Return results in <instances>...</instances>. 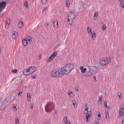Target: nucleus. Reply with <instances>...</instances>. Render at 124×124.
<instances>
[{
    "label": "nucleus",
    "mask_w": 124,
    "mask_h": 124,
    "mask_svg": "<svg viewBox=\"0 0 124 124\" xmlns=\"http://www.w3.org/2000/svg\"><path fill=\"white\" fill-rule=\"evenodd\" d=\"M74 67V66L73 64H67L63 68L61 69V74L67 75L71 71Z\"/></svg>",
    "instance_id": "obj_1"
},
{
    "label": "nucleus",
    "mask_w": 124,
    "mask_h": 124,
    "mask_svg": "<svg viewBox=\"0 0 124 124\" xmlns=\"http://www.w3.org/2000/svg\"><path fill=\"white\" fill-rule=\"evenodd\" d=\"M111 59L110 57L106 58L105 59H101L100 60V63L101 65L104 66L107 65L110 62Z\"/></svg>",
    "instance_id": "obj_2"
},
{
    "label": "nucleus",
    "mask_w": 124,
    "mask_h": 124,
    "mask_svg": "<svg viewBox=\"0 0 124 124\" xmlns=\"http://www.w3.org/2000/svg\"><path fill=\"white\" fill-rule=\"evenodd\" d=\"M54 104L52 103H48L47 104L45 107V109L47 112H50L53 109H54Z\"/></svg>",
    "instance_id": "obj_3"
},
{
    "label": "nucleus",
    "mask_w": 124,
    "mask_h": 124,
    "mask_svg": "<svg viewBox=\"0 0 124 124\" xmlns=\"http://www.w3.org/2000/svg\"><path fill=\"white\" fill-rule=\"evenodd\" d=\"M56 71L55 70H53L51 73V75L53 77H59L62 74H61V72Z\"/></svg>",
    "instance_id": "obj_4"
},
{
    "label": "nucleus",
    "mask_w": 124,
    "mask_h": 124,
    "mask_svg": "<svg viewBox=\"0 0 124 124\" xmlns=\"http://www.w3.org/2000/svg\"><path fill=\"white\" fill-rule=\"evenodd\" d=\"M6 3L5 1H3L0 3V13L1 12L6 5Z\"/></svg>",
    "instance_id": "obj_5"
},
{
    "label": "nucleus",
    "mask_w": 124,
    "mask_h": 124,
    "mask_svg": "<svg viewBox=\"0 0 124 124\" xmlns=\"http://www.w3.org/2000/svg\"><path fill=\"white\" fill-rule=\"evenodd\" d=\"M72 19L70 17H68L67 22V23L68 24L67 26L68 28H69L71 27V25L73 21V20H74Z\"/></svg>",
    "instance_id": "obj_6"
},
{
    "label": "nucleus",
    "mask_w": 124,
    "mask_h": 124,
    "mask_svg": "<svg viewBox=\"0 0 124 124\" xmlns=\"http://www.w3.org/2000/svg\"><path fill=\"white\" fill-rule=\"evenodd\" d=\"M69 12H70V13L68 16V17H70L72 19H74L75 17L74 11L70 10L69 11Z\"/></svg>",
    "instance_id": "obj_7"
},
{
    "label": "nucleus",
    "mask_w": 124,
    "mask_h": 124,
    "mask_svg": "<svg viewBox=\"0 0 124 124\" xmlns=\"http://www.w3.org/2000/svg\"><path fill=\"white\" fill-rule=\"evenodd\" d=\"M124 108L120 107L119 109V116L120 117V118H121L123 117L124 113Z\"/></svg>",
    "instance_id": "obj_8"
},
{
    "label": "nucleus",
    "mask_w": 124,
    "mask_h": 124,
    "mask_svg": "<svg viewBox=\"0 0 124 124\" xmlns=\"http://www.w3.org/2000/svg\"><path fill=\"white\" fill-rule=\"evenodd\" d=\"M7 101L6 100L4 99L3 100L1 106V108L2 109H4L5 108L6 106L7 105Z\"/></svg>",
    "instance_id": "obj_9"
},
{
    "label": "nucleus",
    "mask_w": 124,
    "mask_h": 124,
    "mask_svg": "<svg viewBox=\"0 0 124 124\" xmlns=\"http://www.w3.org/2000/svg\"><path fill=\"white\" fill-rule=\"evenodd\" d=\"M23 74L26 76H28L31 74L29 68L24 70L23 71Z\"/></svg>",
    "instance_id": "obj_10"
},
{
    "label": "nucleus",
    "mask_w": 124,
    "mask_h": 124,
    "mask_svg": "<svg viewBox=\"0 0 124 124\" xmlns=\"http://www.w3.org/2000/svg\"><path fill=\"white\" fill-rule=\"evenodd\" d=\"M89 68L90 71L93 73L96 72L97 69V68L95 66H91L89 67Z\"/></svg>",
    "instance_id": "obj_11"
},
{
    "label": "nucleus",
    "mask_w": 124,
    "mask_h": 124,
    "mask_svg": "<svg viewBox=\"0 0 124 124\" xmlns=\"http://www.w3.org/2000/svg\"><path fill=\"white\" fill-rule=\"evenodd\" d=\"M29 68V69L30 74H31L34 72L36 70V68L35 66H31Z\"/></svg>",
    "instance_id": "obj_12"
},
{
    "label": "nucleus",
    "mask_w": 124,
    "mask_h": 124,
    "mask_svg": "<svg viewBox=\"0 0 124 124\" xmlns=\"http://www.w3.org/2000/svg\"><path fill=\"white\" fill-rule=\"evenodd\" d=\"M93 74L92 72L90 70L88 71H86L84 74L83 75L85 77L90 76Z\"/></svg>",
    "instance_id": "obj_13"
},
{
    "label": "nucleus",
    "mask_w": 124,
    "mask_h": 124,
    "mask_svg": "<svg viewBox=\"0 0 124 124\" xmlns=\"http://www.w3.org/2000/svg\"><path fill=\"white\" fill-rule=\"evenodd\" d=\"M86 114V121L87 122L88 121H89V119L88 118L91 116L92 113L91 111H89L88 113Z\"/></svg>",
    "instance_id": "obj_14"
},
{
    "label": "nucleus",
    "mask_w": 124,
    "mask_h": 124,
    "mask_svg": "<svg viewBox=\"0 0 124 124\" xmlns=\"http://www.w3.org/2000/svg\"><path fill=\"white\" fill-rule=\"evenodd\" d=\"M54 27L55 28H57L58 27V22L56 20H54L53 22Z\"/></svg>",
    "instance_id": "obj_15"
},
{
    "label": "nucleus",
    "mask_w": 124,
    "mask_h": 124,
    "mask_svg": "<svg viewBox=\"0 0 124 124\" xmlns=\"http://www.w3.org/2000/svg\"><path fill=\"white\" fill-rule=\"evenodd\" d=\"M10 21L9 19L7 20L5 22V24H6L5 27L6 28H8V25L10 23Z\"/></svg>",
    "instance_id": "obj_16"
},
{
    "label": "nucleus",
    "mask_w": 124,
    "mask_h": 124,
    "mask_svg": "<svg viewBox=\"0 0 124 124\" xmlns=\"http://www.w3.org/2000/svg\"><path fill=\"white\" fill-rule=\"evenodd\" d=\"M54 58L51 55L48 59L46 60V61L47 62H49L53 60Z\"/></svg>",
    "instance_id": "obj_17"
},
{
    "label": "nucleus",
    "mask_w": 124,
    "mask_h": 124,
    "mask_svg": "<svg viewBox=\"0 0 124 124\" xmlns=\"http://www.w3.org/2000/svg\"><path fill=\"white\" fill-rule=\"evenodd\" d=\"M18 33H13L12 35V38L14 39H15L18 37Z\"/></svg>",
    "instance_id": "obj_18"
},
{
    "label": "nucleus",
    "mask_w": 124,
    "mask_h": 124,
    "mask_svg": "<svg viewBox=\"0 0 124 124\" xmlns=\"http://www.w3.org/2000/svg\"><path fill=\"white\" fill-rule=\"evenodd\" d=\"M23 45L24 46H26L27 43V40L26 39H24L22 41Z\"/></svg>",
    "instance_id": "obj_19"
},
{
    "label": "nucleus",
    "mask_w": 124,
    "mask_h": 124,
    "mask_svg": "<svg viewBox=\"0 0 124 124\" xmlns=\"http://www.w3.org/2000/svg\"><path fill=\"white\" fill-rule=\"evenodd\" d=\"M72 102L73 105L74 107L75 108H76L77 106V105L76 101L75 99H74V100H73Z\"/></svg>",
    "instance_id": "obj_20"
},
{
    "label": "nucleus",
    "mask_w": 124,
    "mask_h": 124,
    "mask_svg": "<svg viewBox=\"0 0 124 124\" xmlns=\"http://www.w3.org/2000/svg\"><path fill=\"white\" fill-rule=\"evenodd\" d=\"M92 39L93 40H94L96 38L95 33L94 32H93V33L92 32H91Z\"/></svg>",
    "instance_id": "obj_21"
},
{
    "label": "nucleus",
    "mask_w": 124,
    "mask_h": 124,
    "mask_svg": "<svg viewBox=\"0 0 124 124\" xmlns=\"http://www.w3.org/2000/svg\"><path fill=\"white\" fill-rule=\"evenodd\" d=\"M23 22L19 23L18 24V27L20 28H21L23 26Z\"/></svg>",
    "instance_id": "obj_22"
},
{
    "label": "nucleus",
    "mask_w": 124,
    "mask_h": 124,
    "mask_svg": "<svg viewBox=\"0 0 124 124\" xmlns=\"http://www.w3.org/2000/svg\"><path fill=\"white\" fill-rule=\"evenodd\" d=\"M63 121L64 123L66 124L68 120H67V117L66 116H65L64 118L63 119Z\"/></svg>",
    "instance_id": "obj_23"
},
{
    "label": "nucleus",
    "mask_w": 124,
    "mask_h": 124,
    "mask_svg": "<svg viewBox=\"0 0 124 124\" xmlns=\"http://www.w3.org/2000/svg\"><path fill=\"white\" fill-rule=\"evenodd\" d=\"M57 51L54 52L51 55V56L53 57L54 58L57 55Z\"/></svg>",
    "instance_id": "obj_24"
},
{
    "label": "nucleus",
    "mask_w": 124,
    "mask_h": 124,
    "mask_svg": "<svg viewBox=\"0 0 124 124\" xmlns=\"http://www.w3.org/2000/svg\"><path fill=\"white\" fill-rule=\"evenodd\" d=\"M27 99L28 100H31L30 94L29 93H27Z\"/></svg>",
    "instance_id": "obj_25"
},
{
    "label": "nucleus",
    "mask_w": 124,
    "mask_h": 124,
    "mask_svg": "<svg viewBox=\"0 0 124 124\" xmlns=\"http://www.w3.org/2000/svg\"><path fill=\"white\" fill-rule=\"evenodd\" d=\"M105 115L106 118L107 119L108 118H109V116L108 111H106Z\"/></svg>",
    "instance_id": "obj_26"
},
{
    "label": "nucleus",
    "mask_w": 124,
    "mask_h": 124,
    "mask_svg": "<svg viewBox=\"0 0 124 124\" xmlns=\"http://www.w3.org/2000/svg\"><path fill=\"white\" fill-rule=\"evenodd\" d=\"M98 15V12H96L94 14V16L93 18L95 20L97 19V16Z\"/></svg>",
    "instance_id": "obj_27"
},
{
    "label": "nucleus",
    "mask_w": 124,
    "mask_h": 124,
    "mask_svg": "<svg viewBox=\"0 0 124 124\" xmlns=\"http://www.w3.org/2000/svg\"><path fill=\"white\" fill-rule=\"evenodd\" d=\"M120 4L122 8L124 7V1H122L120 2Z\"/></svg>",
    "instance_id": "obj_28"
},
{
    "label": "nucleus",
    "mask_w": 124,
    "mask_h": 124,
    "mask_svg": "<svg viewBox=\"0 0 124 124\" xmlns=\"http://www.w3.org/2000/svg\"><path fill=\"white\" fill-rule=\"evenodd\" d=\"M66 4L67 7L68 8L70 6L69 0H66Z\"/></svg>",
    "instance_id": "obj_29"
},
{
    "label": "nucleus",
    "mask_w": 124,
    "mask_h": 124,
    "mask_svg": "<svg viewBox=\"0 0 124 124\" xmlns=\"http://www.w3.org/2000/svg\"><path fill=\"white\" fill-rule=\"evenodd\" d=\"M88 108L87 107H86V108H85V111L84 112L85 114H87L89 113V111H88Z\"/></svg>",
    "instance_id": "obj_30"
},
{
    "label": "nucleus",
    "mask_w": 124,
    "mask_h": 124,
    "mask_svg": "<svg viewBox=\"0 0 124 124\" xmlns=\"http://www.w3.org/2000/svg\"><path fill=\"white\" fill-rule=\"evenodd\" d=\"M102 96H100V98H99V100L98 101V102H100V104H101L102 102Z\"/></svg>",
    "instance_id": "obj_31"
},
{
    "label": "nucleus",
    "mask_w": 124,
    "mask_h": 124,
    "mask_svg": "<svg viewBox=\"0 0 124 124\" xmlns=\"http://www.w3.org/2000/svg\"><path fill=\"white\" fill-rule=\"evenodd\" d=\"M68 94L71 97H73L74 95V93L72 92H70Z\"/></svg>",
    "instance_id": "obj_32"
},
{
    "label": "nucleus",
    "mask_w": 124,
    "mask_h": 124,
    "mask_svg": "<svg viewBox=\"0 0 124 124\" xmlns=\"http://www.w3.org/2000/svg\"><path fill=\"white\" fill-rule=\"evenodd\" d=\"M79 9L78 8H76L75 10L74 11L76 13H78L79 12Z\"/></svg>",
    "instance_id": "obj_33"
},
{
    "label": "nucleus",
    "mask_w": 124,
    "mask_h": 124,
    "mask_svg": "<svg viewBox=\"0 0 124 124\" xmlns=\"http://www.w3.org/2000/svg\"><path fill=\"white\" fill-rule=\"evenodd\" d=\"M87 70V69L86 68H83V70H82V71H81V72L82 73H84V74L85 72V71Z\"/></svg>",
    "instance_id": "obj_34"
},
{
    "label": "nucleus",
    "mask_w": 124,
    "mask_h": 124,
    "mask_svg": "<svg viewBox=\"0 0 124 124\" xmlns=\"http://www.w3.org/2000/svg\"><path fill=\"white\" fill-rule=\"evenodd\" d=\"M98 120H99L101 119V116L100 113H99V114L98 115Z\"/></svg>",
    "instance_id": "obj_35"
},
{
    "label": "nucleus",
    "mask_w": 124,
    "mask_h": 124,
    "mask_svg": "<svg viewBox=\"0 0 124 124\" xmlns=\"http://www.w3.org/2000/svg\"><path fill=\"white\" fill-rule=\"evenodd\" d=\"M17 70L16 69H12L11 71L13 72L16 73L17 72Z\"/></svg>",
    "instance_id": "obj_36"
},
{
    "label": "nucleus",
    "mask_w": 124,
    "mask_h": 124,
    "mask_svg": "<svg viewBox=\"0 0 124 124\" xmlns=\"http://www.w3.org/2000/svg\"><path fill=\"white\" fill-rule=\"evenodd\" d=\"M15 122V124H19V120L18 119H16Z\"/></svg>",
    "instance_id": "obj_37"
},
{
    "label": "nucleus",
    "mask_w": 124,
    "mask_h": 124,
    "mask_svg": "<svg viewBox=\"0 0 124 124\" xmlns=\"http://www.w3.org/2000/svg\"><path fill=\"white\" fill-rule=\"evenodd\" d=\"M47 1V0H42V3L43 4H45Z\"/></svg>",
    "instance_id": "obj_38"
},
{
    "label": "nucleus",
    "mask_w": 124,
    "mask_h": 124,
    "mask_svg": "<svg viewBox=\"0 0 124 124\" xmlns=\"http://www.w3.org/2000/svg\"><path fill=\"white\" fill-rule=\"evenodd\" d=\"M106 28V26L105 25H103L102 26V29L103 31H104L105 30Z\"/></svg>",
    "instance_id": "obj_39"
},
{
    "label": "nucleus",
    "mask_w": 124,
    "mask_h": 124,
    "mask_svg": "<svg viewBox=\"0 0 124 124\" xmlns=\"http://www.w3.org/2000/svg\"><path fill=\"white\" fill-rule=\"evenodd\" d=\"M24 6L26 7V8L27 7V6H28V4L26 2H25L24 4Z\"/></svg>",
    "instance_id": "obj_40"
},
{
    "label": "nucleus",
    "mask_w": 124,
    "mask_h": 124,
    "mask_svg": "<svg viewBox=\"0 0 124 124\" xmlns=\"http://www.w3.org/2000/svg\"><path fill=\"white\" fill-rule=\"evenodd\" d=\"M23 92V90L22 91L19 92L18 93V95L19 96L20 95H21Z\"/></svg>",
    "instance_id": "obj_41"
},
{
    "label": "nucleus",
    "mask_w": 124,
    "mask_h": 124,
    "mask_svg": "<svg viewBox=\"0 0 124 124\" xmlns=\"http://www.w3.org/2000/svg\"><path fill=\"white\" fill-rule=\"evenodd\" d=\"M47 7H45L42 10V12H44V11H45L47 9Z\"/></svg>",
    "instance_id": "obj_42"
},
{
    "label": "nucleus",
    "mask_w": 124,
    "mask_h": 124,
    "mask_svg": "<svg viewBox=\"0 0 124 124\" xmlns=\"http://www.w3.org/2000/svg\"><path fill=\"white\" fill-rule=\"evenodd\" d=\"M104 106L105 107H107V102L106 101L104 102Z\"/></svg>",
    "instance_id": "obj_43"
},
{
    "label": "nucleus",
    "mask_w": 124,
    "mask_h": 124,
    "mask_svg": "<svg viewBox=\"0 0 124 124\" xmlns=\"http://www.w3.org/2000/svg\"><path fill=\"white\" fill-rule=\"evenodd\" d=\"M36 75H34L32 77V78L34 79H35L36 78Z\"/></svg>",
    "instance_id": "obj_44"
},
{
    "label": "nucleus",
    "mask_w": 124,
    "mask_h": 124,
    "mask_svg": "<svg viewBox=\"0 0 124 124\" xmlns=\"http://www.w3.org/2000/svg\"><path fill=\"white\" fill-rule=\"evenodd\" d=\"M93 78L96 81V78L95 75H93Z\"/></svg>",
    "instance_id": "obj_45"
},
{
    "label": "nucleus",
    "mask_w": 124,
    "mask_h": 124,
    "mask_svg": "<svg viewBox=\"0 0 124 124\" xmlns=\"http://www.w3.org/2000/svg\"><path fill=\"white\" fill-rule=\"evenodd\" d=\"M33 106L32 104L30 105V108L32 109L33 108Z\"/></svg>",
    "instance_id": "obj_46"
},
{
    "label": "nucleus",
    "mask_w": 124,
    "mask_h": 124,
    "mask_svg": "<svg viewBox=\"0 0 124 124\" xmlns=\"http://www.w3.org/2000/svg\"><path fill=\"white\" fill-rule=\"evenodd\" d=\"M83 66H81L80 67V69L82 71V70H83Z\"/></svg>",
    "instance_id": "obj_47"
},
{
    "label": "nucleus",
    "mask_w": 124,
    "mask_h": 124,
    "mask_svg": "<svg viewBox=\"0 0 124 124\" xmlns=\"http://www.w3.org/2000/svg\"><path fill=\"white\" fill-rule=\"evenodd\" d=\"M91 29H90L89 30H88V32L89 33H91L92 32H91Z\"/></svg>",
    "instance_id": "obj_48"
},
{
    "label": "nucleus",
    "mask_w": 124,
    "mask_h": 124,
    "mask_svg": "<svg viewBox=\"0 0 124 124\" xmlns=\"http://www.w3.org/2000/svg\"><path fill=\"white\" fill-rule=\"evenodd\" d=\"M122 124H124V118H123Z\"/></svg>",
    "instance_id": "obj_49"
},
{
    "label": "nucleus",
    "mask_w": 124,
    "mask_h": 124,
    "mask_svg": "<svg viewBox=\"0 0 124 124\" xmlns=\"http://www.w3.org/2000/svg\"><path fill=\"white\" fill-rule=\"evenodd\" d=\"M29 37V39H28V40L29 41H30L31 40V37L29 36H28Z\"/></svg>",
    "instance_id": "obj_50"
},
{
    "label": "nucleus",
    "mask_w": 124,
    "mask_h": 124,
    "mask_svg": "<svg viewBox=\"0 0 124 124\" xmlns=\"http://www.w3.org/2000/svg\"><path fill=\"white\" fill-rule=\"evenodd\" d=\"M41 55L40 54L39 56V60H40L41 59Z\"/></svg>",
    "instance_id": "obj_51"
},
{
    "label": "nucleus",
    "mask_w": 124,
    "mask_h": 124,
    "mask_svg": "<svg viewBox=\"0 0 124 124\" xmlns=\"http://www.w3.org/2000/svg\"><path fill=\"white\" fill-rule=\"evenodd\" d=\"M46 25L47 26V28L48 27V23H46Z\"/></svg>",
    "instance_id": "obj_52"
},
{
    "label": "nucleus",
    "mask_w": 124,
    "mask_h": 124,
    "mask_svg": "<svg viewBox=\"0 0 124 124\" xmlns=\"http://www.w3.org/2000/svg\"><path fill=\"white\" fill-rule=\"evenodd\" d=\"M48 124V121H47L44 124Z\"/></svg>",
    "instance_id": "obj_53"
},
{
    "label": "nucleus",
    "mask_w": 124,
    "mask_h": 124,
    "mask_svg": "<svg viewBox=\"0 0 124 124\" xmlns=\"http://www.w3.org/2000/svg\"><path fill=\"white\" fill-rule=\"evenodd\" d=\"M56 113V111H55L54 113V114H53V116H54L55 115H56V114H55V113Z\"/></svg>",
    "instance_id": "obj_54"
},
{
    "label": "nucleus",
    "mask_w": 124,
    "mask_h": 124,
    "mask_svg": "<svg viewBox=\"0 0 124 124\" xmlns=\"http://www.w3.org/2000/svg\"><path fill=\"white\" fill-rule=\"evenodd\" d=\"M118 96L119 97V99H120V100L121 99V97H120V96L119 95H118Z\"/></svg>",
    "instance_id": "obj_55"
},
{
    "label": "nucleus",
    "mask_w": 124,
    "mask_h": 124,
    "mask_svg": "<svg viewBox=\"0 0 124 124\" xmlns=\"http://www.w3.org/2000/svg\"><path fill=\"white\" fill-rule=\"evenodd\" d=\"M67 124H70V122H68L67 123Z\"/></svg>",
    "instance_id": "obj_56"
},
{
    "label": "nucleus",
    "mask_w": 124,
    "mask_h": 124,
    "mask_svg": "<svg viewBox=\"0 0 124 124\" xmlns=\"http://www.w3.org/2000/svg\"><path fill=\"white\" fill-rule=\"evenodd\" d=\"M14 110L15 111L17 109H16V108H14Z\"/></svg>",
    "instance_id": "obj_57"
},
{
    "label": "nucleus",
    "mask_w": 124,
    "mask_h": 124,
    "mask_svg": "<svg viewBox=\"0 0 124 124\" xmlns=\"http://www.w3.org/2000/svg\"><path fill=\"white\" fill-rule=\"evenodd\" d=\"M16 108V106H15L13 107L14 109V108Z\"/></svg>",
    "instance_id": "obj_58"
},
{
    "label": "nucleus",
    "mask_w": 124,
    "mask_h": 124,
    "mask_svg": "<svg viewBox=\"0 0 124 124\" xmlns=\"http://www.w3.org/2000/svg\"><path fill=\"white\" fill-rule=\"evenodd\" d=\"M118 0L119 1H120V2L122 1V0Z\"/></svg>",
    "instance_id": "obj_59"
},
{
    "label": "nucleus",
    "mask_w": 124,
    "mask_h": 124,
    "mask_svg": "<svg viewBox=\"0 0 124 124\" xmlns=\"http://www.w3.org/2000/svg\"><path fill=\"white\" fill-rule=\"evenodd\" d=\"M95 124H99V123H95Z\"/></svg>",
    "instance_id": "obj_60"
},
{
    "label": "nucleus",
    "mask_w": 124,
    "mask_h": 124,
    "mask_svg": "<svg viewBox=\"0 0 124 124\" xmlns=\"http://www.w3.org/2000/svg\"><path fill=\"white\" fill-rule=\"evenodd\" d=\"M76 90L77 91L78 90V89H76Z\"/></svg>",
    "instance_id": "obj_61"
},
{
    "label": "nucleus",
    "mask_w": 124,
    "mask_h": 124,
    "mask_svg": "<svg viewBox=\"0 0 124 124\" xmlns=\"http://www.w3.org/2000/svg\"><path fill=\"white\" fill-rule=\"evenodd\" d=\"M107 107V108H109V106H108V107Z\"/></svg>",
    "instance_id": "obj_62"
},
{
    "label": "nucleus",
    "mask_w": 124,
    "mask_h": 124,
    "mask_svg": "<svg viewBox=\"0 0 124 124\" xmlns=\"http://www.w3.org/2000/svg\"><path fill=\"white\" fill-rule=\"evenodd\" d=\"M106 93H105V95H106Z\"/></svg>",
    "instance_id": "obj_63"
},
{
    "label": "nucleus",
    "mask_w": 124,
    "mask_h": 124,
    "mask_svg": "<svg viewBox=\"0 0 124 124\" xmlns=\"http://www.w3.org/2000/svg\"><path fill=\"white\" fill-rule=\"evenodd\" d=\"M87 29L88 30L89 29V27H87Z\"/></svg>",
    "instance_id": "obj_64"
}]
</instances>
